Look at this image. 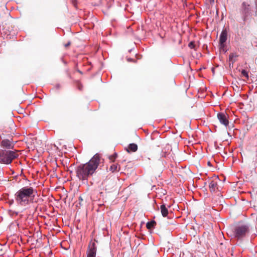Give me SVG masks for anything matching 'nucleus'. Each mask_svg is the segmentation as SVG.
<instances>
[{
  "instance_id": "1",
  "label": "nucleus",
  "mask_w": 257,
  "mask_h": 257,
  "mask_svg": "<svg viewBox=\"0 0 257 257\" xmlns=\"http://www.w3.org/2000/svg\"><path fill=\"white\" fill-rule=\"evenodd\" d=\"M101 157L98 154H95L90 161L84 164L78 166L76 169L77 177L81 180H87L95 172L100 163Z\"/></svg>"
},
{
  "instance_id": "2",
  "label": "nucleus",
  "mask_w": 257,
  "mask_h": 257,
  "mask_svg": "<svg viewBox=\"0 0 257 257\" xmlns=\"http://www.w3.org/2000/svg\"><path fill=\"white\" fill-rule=\"evenodd\" d=\"M36 192L32 187H22L15 195L16 201L19 204L26 206L32 202Z\"/></svg>"
},
{
  "instance_id": "3",
  "label": "nucleus",
  "mask_w": 257,
  "mask_h": 257,
  "mask_svg": "<svg viewBox=\"0 0 257 257\" xmlns=\"http://www.w3.org/2000/svg\"><path fill=\"white\" fill-rule=\"evenodd\" d=\"M19 157L18 151L0 150V163L6 165L11 164L13 160Z\"/></svg>"
},
{
  "instance_id": "4",
  "label": "nucleus",
  "mask_w": 257,
  "mask_h": 257,
  "mask_svg": "<svg viewBox=\"0 0 257 257\" xmlns=\"http://www.w3.org/2000/svg\"><path fill=\"white\" fill-rule=\"evenodd\" d=\"M250 230V226L248 224L239 222L233 228V234L238 239L245 236Z\"/></svg>"
},
{
  "instance_id": "5",
  "label": "nucleus",
  "mask_w": 257,
  "mask_h": 257,
  "mask_svg": "<svg viewBox=\"0 0 257 257\" xmlns=\"http://www.w3.org/2000/svg\"><path fill=\"white\" fill-rule=\"evenodd\" d=\"M228 117L227 114L224 113H219L217 114V118L220 122L225 126H227L229 123Z\"/></svg>"
},
{
  "instance_id": "6",
  "label": "nucleus",
  "mask_w": 257,
  "mask_h": 257,
  "mask_svg": "<svg viewBox=\"0 0 257 257\" xmlns=\"http://www.w3.org/2000/svg\"><path fill=\"white\" fill-rule=\"evenodd\" d=\"M227 32L226 29L223 30L219 38V44L221 48H223L225 46L224 43L227 40Z\"/></svg>"
},
{
  "instance_id": "7",
  "label": "nucleus",
  "mask_w": 257,
  "mask_h": 257,
  "mask_svg": "<svg viewBox=\"0 0 257 257\" xmlns=\"http://www.w3.org/2000/svg\"><path fill=\"white\" fill-rule=\"evenodd\" d=\"M249 5L247 4L245 2H243L242 4L241 12L243 15L244 19L246 18L250 13Z\"/></svg>"
},
{
  "instance_id": "8",
  "label": "nucleus",
  "mask_w": 257,
  "mask_h": 257,
  "mask_svg": "<svg viewBox=\"0 0 257 257\" xmlns=\"http://www.w3.org/2000/svg\"><path fill=\"white\" fill-rule=\"evenodd\" d=\"M96 247L95 243L93 242L89 246L87 257H95Z\"/></svg>"
},
{
  "instance_id": "9",
  "label": "nucleus",
  "mask_w": 257,
  "mask_h": 257,
  "mask_svg": "<svg viewBox=\"0 0 257 257\" xmlns=\"http://www.w3.org/2000/svg\"><path fill=\"white\" fill-rule=\"evenodd\" d=\"M1 145L2 147L8 149H13L14 146L13 142L8 139L3 140L1 143Z\"/></svg>"
},
{
  "instance_id": "10",
  "label": "nucleus",
  "mask_w": 257,
  "mask_h": 257,
  "mask_svg": "<svg viewBox=\"0 0 257 257\" xmlns=\"http://www.w3.org/2000/svg\"><path fill=\"white\" fill-rule=\"evenodd\" d=\"M138 150V146L137 144L134 143L130 144L127 148L126 149V151L130 153V152H135Z\"/></svg>"
},
{
  "instance_id": "11",
  "label": "nucleus",
  "mask_w": 257,
  "mask_h": 257,
  "mask_svg": "<svg viewBox=\"0 0 257 257\" xmlns=\"http://www.w3.org/2000/svg\"><path fill=\"white\" fill-rule=\"evenodd\" d=\"M217 186L218 184L216 181L214 180L211 181L209 184V187L210 191L214 192L216 190Z\"/></svg>"
},
{
  "instance_id": "12",
  "label": "nucleus",
  "mask_w": 257,
  "mask_h": 257,
  "mask_svg": "<svg viewBox=\"0 0 257 257\" xmlns=\"http://www.w3.org/2000/svg\"><path fill=\"white\" fill-rule=\"evenodd\" d=\"M119 165H118L117 164H112L109 168V170L112 172H114L115 171H119Z\"/></svg>"
},
{
  "instance_id": "13",
  "label": "nucleus",
  "mask_w": 257,
  "mask_h": 257,
  "mask_svg": "<svg viewBox=\"0 0 257 257\" xmlns=\"http://www.w3.org/2000/svg\"><path fill=\"white\" fill-rule=\"evenodd\" d=\"M156 224V222L154 220L148 222L146 224V227L148 229L154 228Z\"/></svg>"
},
{
  "instance_id": "14",
  "label": "nucleus",
  "mask_w": 257,
  "mask_h": 257,
  "mask_svg": "<svg viewBox=\"0 0 257 257\" xmlns=\"http://www.w3.org/2000/svg\"><path fill=\"white\" fill-rule=\"evenodd\" d=\"M237 55L235 53H231L229 56V61H232V63H233L235 61V59L237 57Z\"/></svg>"
},
{
  "instance_id": "15",
  "label": "nucleus",
  "mask_w": 257,
  "mask_h": 257,
  "mask_svg": "<svg viewBox=\"0 0 257 257\" xmlns=\"http://www.w3.org/2000/svg\"><path fill=\"white\" fill-rule=\"evenodd\" d=\"M117 157V154L114 153L113 155H111L109 157V159L112 162H114L116 158Z\"/></svg>"
},
{
  "instance_id": "16",
  "label": "nucleus",
  "mask_w": 257,
  "mask_h": 257,
  "mask_svg": "<svg viewBox=\"0 0 257 257\" xmlns=\"http://www.w3.org/2000/svg\"><path fill=\"white\" fill-rule=\"evenodd\" d=\"M241 74L244 76L245 78H246L247 79L248 78V73L246 71H245V70H242L241 71Z\"/></svg>"
},
{
  "instance_id": "17",
  "label": "nucleus",
  "mask_w": 257,
  "mask_h": 257,
  "mask_svg": "<svg viewBox=\"0 0 257 257\" xmlns=\"http://www.w3.org/2000/svg\"><path fill=\"white\" fill-rule=\"evenodd\" d=\"M162 215L164 217L167 216V215L169 214L168 210H161Z\"/></svg>"
},
{
  "instance_id": "18",
  "label": "nucleus",
  "mask_w": 257,
  "mask_h": 257,
  "mask_svg": "<svg viewBox=\"0 0 257 257\" xmlns=\"http://www.w3.org/2000/svg\"><path fill=\"white\" fill-rule=\"evenodd\" d=\"M188 46L191 49H195V45L193 42H191L189 43Z\"/></svg>"
},
{
  "instance_id": "19",
  "label": "nucleus",
  "mask_w": 257,
  "mask_h": 257,
  "mask_svg": "<svg viewBox=\"0 0 257 257\" xmlns=\"http://www.w3.org/2000/svg\"><path fill=\"white\" fill-rule=\"evenodd\" d=\"M71 42L69 41L67 43L64 44V47L66 48H67L71 45Z\"/></svg>"
},
{
  "instance_id": "20",
  "label": "nucleus",
  "mask_w": 257,
  "mask_h": 257,
  "mask_svg": "<svg viewBox=\"0 0 257 257\" xmlns=\"http://www.w3.org/2000/svg\"><path fill=\"white\" fill-rule=\"evenodd\" d=\"M8 213L10 215H13L14 214V212L12 210H8Z\"/></svg>"
},
{
  "instance_id": "21",
  "label": "nucleus",
  "mask_w": 257,
  "mask_h": 257,
  "mask_svg": "<svg viewBox=\"0 0 257 257\" xmlns=\"http://www.w3.org/2000/svg\"><path fill=\"white\" fill-rule=\"evenodd\" d=\"M160 209H167V207L165 204H162L161 205Z\"/></svg>"
},
{
  "instance_id": "22",
  "label": "nucleus",
  "mask_w": 257,
  "mask_h": 257,
  "mask_svg": "<svg viewBox=\"0 0 257 257\" xmlns=\"http://www.w3.org/2000/svg\"><path fill=\"white\" fill-rule=\"evenodd\" d=\"M207 165H208V166H211V163H210V161H208V162H207Z\"/></svg>"
},
{
  "instance_id": "23",
  "label": "nucleus",
  "mask_w": 257,
  "mask_h": 257,
  "mask_svg": "<svg viewBox=\"0 0 257 257\" xmlns=\"http://www.w3.org/2000/svg\"><path fill=\"white\" fill-rule=\"evenodd\" d=\"M127 60H128V61H132V59H128Z\"/></svg>"
},
{
  "instance_id": "24",
  "label": "nucleus",
  "mask_w": 257,
  "mask_h": 257,
  "mask_svg": "<svg viewBox=\"0 0 257 257\" xmlns=\"http://www.w3.org/2000/svg\"><path fill=\"white\" fill-rule=\"evenodd\" d=\"M212 2H213L214 0H211Z\"/></svg>"
}]
</instances>
